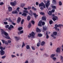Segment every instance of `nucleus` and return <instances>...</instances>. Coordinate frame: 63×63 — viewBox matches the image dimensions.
Returning a JSON list of instances; mask_svg holds the SVG:
<instances>
[{
  "label": "nucleus",
  "mask_w": 63,
  "mask_h": 63,
  "mask_svg": "<svg viewBox=\"0 0 63 63\" xmlns=\"http://www.w3.org/2000/svg\"><path fill=\"white\" fill-rule=\"evenodd\" d=\"M0 30H1V35L2 36H3V35H4L5 36H8V33H7L5 31H4V30L3 29H1Z\"/></svg>",
  "instance_id": "1"
},
{
  "label": "nucleus",
  "mask_w": 63,
  "mask_h": 63,
  "mask_svg": "<svg viewBox=\"0 0 63 63\" xmlns=\"http://www.w3.org/2000/svg\"><path fill=\"white\" fill-rule=\"evenodd\" d=\"M29 35H28V37L29 38H30V37H31L32 38H34V36L35 35V34L34 32H32L31 33L29 34Z\"/></svg>",
  "instance_id": "2"
},
{
  "label": "nucleus",
  "mask_w": 63,
  "mask_h": 63,
  "mask_svg": "<svg viewBox=\"0 0 63 63\" xmlns=\"http://www.w3.org/2000/svg\"><path fill=\"white\" fill-rule=\"evenodd\" d=\"M43 7L45 9L46 8V6H45V4L43 2H42L41 3L39 4V7Z\"/></svg>",
  "instance_id": "3"
},
{
  "label": "nucleus",
  "mask_w": 63,
  "mask_h": 63,
  "mask_svg": "<svg viewBox=\"0 0 63 63\" xmlns=\"http://www.w3.org/2000/svg\"><path fill=\"white\" fill-rule=\"evenodd\" d=\"M10 4L12 6H15L16 4V1H15L14 2H10Z\"/></svg>",
  "instance_id": "4"
},
{
  "label": "nucleus",
  "mask_w": 63,
  "mask_h": 63,
  "mask_svg": "<svg viewBox=\"0 0 63 63\" xmlns=\"http://www.w3.org/2000/svg\"><path fill=\"white\" fill-rule=\"evenodd\" d=\"M50 2V1L48 0L47 1V2L46 4H45L46 6L47 9H48V6H49L50 5V3L49 2Z\"/></svg>",
  "instance_id": "5"
},
{
  "label": "nucleus",
  "mask_w": 63,
  "mask_h": 63,
  "mask_svg": "<svg viewBox=\"0 0 63 63\" xmlns=\"http://www.w3.org/2000/svg\"><path fill=\"white\" fill-rule=\"evenodd\" d=\"M52 19H53L54 21H55L56 20H58V18L57 16H54L53 17Z\"/></svg>",
  "instance_id": "6"
},
{
  "label": "nucleus",
  "mask_w": 63,
  "mask_h": 63,
  "mask_svg": "<svg viewBox=\"0 0 63 63\" xmlns=\"http://www.w3.org/2000/svg\"><path fill=\"white\" fill-rule=\"evenodd\" d=\"M1 41H2L3 44L5 43V45H8L9 44L7 41H5V40H1Z\"/></svg>",
  "instance_id": "7"
},
{
  "label": "nucleus",
  "mask_w": 63,
  "mask_h": 63,
  "mask_svg": "<svg viewBox=\"0 0 63 63\" xmlns=\"http://www.w3.org/2000/svg\"><path fill=\"white\" fill-rule=\"evenodd\" d=\"M0 52L1 55H3L5 54V52L3 50H1L0 51Z\"/></svg>",
  "instance_id": "8"
},
{
  "label": "nucleus",
  "mask_w": 63,
  "mask_h": 63,
  "mask_svg": "<svg viewBox=\"0 0 63 63\" xmlns=\"http://www.w3.org/2000/svg\"><path fill=\"white\" fill-rule=\"evenodd\" d=\"M56 51V52H60V48L59 47L57 48Z\"/></svg>",
  "instance_id": "9"
},
{
  "label": "nucleus",
  "mask_w": 63,
  "mask_h": 63,
  "mask_svg": "<svg viewBox=\"0 0 63 63\" xmlns=\"http://www.w3.org/2000/svg\"><path fill=\"white\" fill-rule=\"evenodd\" d=\"M21 21V18L20 17H18L17 19V23H19Z\"/></svg>",
  "instance_id": "10"
},
{
  "label": "nucleus",
  "mask_w": 63,
  "mask_h": 63,
  "mask_svg": "<svg viewBox=\"0 0 63 63\" xmlns=\"http://www.w3.org/2000/svg\"><path fill=\"white\" fill-rule=\"evenodd\" d=\"M57 27H61V25H57V24L55 25V28H57Z\"/></svg>",
  "instance_id": "11"
},
{
  "label": "nucleus",
  "mask_w": 63,
  "mask_h": 63,
  "mask_svg": "<svg viewBox=\"0 0 63 63\" xmlns=\"http://www.w3.org/2000/svg\"><path fill=\"white\" fill-rule=\"evenodd\" d=\"M27 20L28 21H29L31 19V17L30 16L28 15L27 18Z\"/></svg>",
  "instance_id": "12"
},
{
  "label": "nucleus",
  "mask_w": 63,
  "mask_h": 63,
  "mask_svg": "<svg viewBox=\"0 0 63 63\" xmlns=\"http://www.w3.org/2000/svg\"><path fill=\"white\" fill-rule=\"evenodd\" d=\"M42 19L43 20H46L47 19V17L45 16H43L42 17Z\"/></svg>",
  "instance_id": "13"
},
{
  "label": "nucleus",
  "mask_w": 63,
  "mask_h": 63,
  "mask_svg": "<svg viewBox=\"0 0 63 63\" xmlns=\"http://www.w3.org/2000/svg\"><path fill=\"white\" fill-rule=\"evenodd\" d=\"M8 11L9 12H11L12 11V8L11 7H8Z\"/></svg>",
  "instance_id": "14"
},
{
  "label": "nucleus",
  "mask_w": 63,
  "mask_h": 63,
  "mask_svg": "<svg viewBox=\"0 0 63 63\" xmlns=\"http://www.w3.org/2000/svg\"><path fill=\"white\" fill-rule=\"evenodd\" d=\"M52 3L54 4V5H56V2L55 0H52Z\"/></svg>",
  "instance_id": "15"
},
{
  "label": "nucleus",
  "mask_w": 63,
  "mask_h": 63,
  "mask_svg": "<svg viewBox=\"0 0 63 63\" xmlns=\"http://www.w3.org/2000/svg\"><path fill=\"white\" fill-rule=\"evenodd\" d=\"M43 30L45 31H46L47 30V27L46 26L44 27H43Z\"/></svg>",
  "instance_id": "16"
},
{
  "label": "nucleus",
  "mask_w": 63,
  "mask_h": 63,
  "mask_svg": "<svg viewBox=\"0 0 63 63\" xmlns=\"http://www.w3.org/2000/svg\"><path fill=\"white\" fill-rule=\"evenodd\" d=\"M36 32H41V30L39 28H37L36 29Z\"/></svg>",
  "instance_id": "17"
},
{
  "label": "nucleus",
  "mask_w": 63,
  "mask_h": 63,
  "mask_svg": "<svg viewBox=\"0 0 63 63\" xmlns=\"http://www.w3.org/2000/svg\"><path fill=\"white\" fill-rule=\"evenodd\" d=\"M41 23L40 21L39 22V24H38V25L39 26H40V27H42V26L41 25Z\"/></svg>",
  "instance_id": "18"
},
{
  "label": "nucleus",
  "mask_w": 63,
  "mask_h": 63,
  "mask_svg": "<svg viewBox=\"0 0 63 63\" xmlns=\"http://www.w3.org/2000/svg\"><path fill=\"white\" fill-rule=\"evenodd\" d=\"M0 49L1 50H4L5 49V47H3L2 46H0Z\"/></svg>",
  "instance_id": "19"
},
{
  "label": "nucleus",
  "mask_w": 63,
  "mask_h": 63,
  "mask_svg": "<svg viewBox=\"0 0 63 63\" xmlns=\"http://www.w3.org/2000/svg\"><path fill=\"white\" fill-rule=\"evenodd\" d=\"M33 15L34 16V17H35V18H36L37 16H38V15L36 14V13H33Z\"/></svg>",
  "instance_id": "20"
},
{
  "label": "nucleus",
  "mask_w": 63,
  "mask_h": 63,
  "mask_svg": "<svg viewBox=\"0 0 63 63\" xmlns=\"http://www.w3.org/2000/svg\"><path fill=\"white\" fill-rule=\"evenodd\" d=\"M45 44V41H43L41 42V46H44V45Z\"/></svg>",
  "instance_id": "21"
},
{
  "label": "nucleus",
  "mask_w": 63,
  "mask_h": 63,
  "mask_svg": "<svg viewBox=\"0 0 63 63\" xmlns=\"http://www.w3.org/2000/svg\"><path fill=\"white\" fill-rule=\"evenodd\" d=\"M15 38L17 40H19V39H20V37H17L16 36H15Z\"/></svg>",
  "instance_id": "22"
},
{
  "label": "nucleus",
  "mask_w": 63,
  "mask_h": 63,
  "mask_svg": "<svg viewBox=\"0 0 63 63\" xmlns=\"http://www.w3.org/2000/svg\"><path fill=\"white\" fill-rule=\"evenodd\" d=\"M51 7L52 9H56V7L54 5H52L51 6Z\"/></svg>",
  "instance_id": "23"
},
{
  "label": "nucleus",
  "mask_w": 63,
  "mask_h": 63,
  "mask_svg": "<svg viewBox=\"0 0 63 63\" xmlns=\"http://www.w3.org/2000/svg\"><path fill=\"white\" fill-rule=\"evenodd\" d=\"M22 16H27V14L23 13L22 14Z\"/></svg>",
  "instance_id": "24"
},
{
  "label": "nucleus",
  "mask_w": 63,
  "mask_h": 63,
  "mask_svg": "<svg viewBox=\"0 0 63 63\" xmlns=\"http://www.w3.org/2000/svg\"><path fill=\"white\" fill-rule=\"evenodd\" d=\"M38 36L39 37H42L43 36V35L41 33H38Z\"/></svg>",
  "instance_id": "25"
},
{
  "label": "nucleus",
  "mask_w": 63,
  "mask_h": 63,
  "mask_svg": "<svg viewBox=\"0 0 63 63\" xmlns=\"http://www.w3.org/2000/svg\"><path fill=\"white\" fill-rule=\"evenodd\" d=\"M22 29H23L22 27H20L18 28V30H19H19H21Z\"/></svg>",
  "instance_id": "26"
},
{
  "label": "nucleus",
  "mask_w": 63,
  "mask_h": 63,
  "mask_svg": "<svg viewBox=\"0 0 63 63\" xmlns=\"http://www.w3.org/2000/svg\"><path fill=\"white\" fill-rule=\"evenodd\" d=\"M26 49H30V46L28 45H27L26 46Z\"/></svg>",
  "instance_id": "27"
},
{
  "label": "nucleus",
  "mask_w": 63,
  "mask_h": 63,
  "mask_svg": "<svg viewBox=\"0 0 63 63\" xmlns=\"http://www.w3.org/2000/svg\"><path fill=\"white\" fill-rule=\"evenodd\" d=\"M48 14L49 16H50L52 15V12L51 11H49V12L48 13Z\"/></svg>",
  "instance_id": "28"
},
{
  "label": "nucleus",
  "mask_w": 63,
  "mask_h": 63,
  "mask_svg": "<svg viewBox=\"0 0 63 63\" xmlns=\"http://www.w3.org/2000/svg\"><path fill=\"white\" fill-rule=\"evenodd\" d=\"M57 33V32H53V34L55 35V36H56Z\"/></svg>",
  "instance_id": "29"
},
{
  "label": "nucleus",
  "mask_w": 63,
  "mask_h": 63,
  "mask_svg": "<svg viewBox=\"0 0 63 63\" xmlns=\"http://www.w3.org/2000/svg\"><path fill=\"white\" fill-rule=\"evenodd\" d=\"M55 56V54H52L50 56V57L51 58H52V57H54Z\"/></svg>",
  "instance_id": "30"
},
{
  "label": "nucleus",
  "mask_w": 63,
  "mask_h": 63,
  "mask_svg": "<svg viewBox=\"0 0 63 63\" xmlns=\"http://www.w3.org/2000/svg\"><path fill=\"white\" fill-rule=\"evenodd\" d=\"M59 6H62V2H61V1H60L59 2Z\"/></svg>",
  "instance_id": "31"
},
{
  "label": "nucleus",
  "mask_w": 63,
  "mask_h": 63,
  "mask_svg": "<svg viewBox=\"0 0 63 63\" xmlns=\"http://www.w3.org/2000/svg\"><path fill=\"white\" fill-rule=\"evenodd\" d=\"M9 19H8V21L9 22H12V20L11 19V18L10 17L9 18Z\"/></svg>",
  "instance_id": "32"
},
{
  "label": "nucleus",
  "mask_w": 63,
  "mask_h": 63,
  "mask_svg": "<svg viewBox=\"0 0 63 63\" xmlns=\"http://www.w3.org/2000/svg\"><path fill=\"white\" fill-rule=\"evenodd\" d=\"M25 6V4L24 3L21 4V7H22V8H23V7L24 6Z\"/></svg>",
  "instance_id": "33"
},
{
  "label": "nucleus",
  "mask_w": 63,
  "mask_h": 63,
  "mask_svg": "<svg viewBox=\"0 0 63 63\" xmlns=\"http://www.w3.org/2000/svg\"><path fill=\"white\" fill-rule=\"evenodd\" d=\"M31 26V23H29L28 25V27L29 28H30V27Z\"/></svg>",
  "instance_id": "34"
},
{
  "label": "nucleus",
  "mask_w": 63,
  "mask_h": 63,
  "mask_svg": "<svg viewBox=\"0 0 63 63\" xmlns=\"http://www.w3.org/2000/svg\"><path fill=\"white\" fill-rule=\"evenodd\" d=\"M32 10H34V11H36V10H37V9L35 8H34V6H33L32 7Z\"/></svg>",
  "instance_id": "35"
},
{
  "label": "nucleus",
  "mask_w": 63,
  "mask_h": 63,
  "mask_svg": "<svg viewBox=\"0 0 63 63\" xmlns=\"http://www.w3.org/2000/svg\"><path fill=\"white\" fill-rule=\"evenodd\" d=\"M49 23L50 24H52V23H53V21H52V20H50L49 21Z\"/></svg>",
  "instance_id": "36"
},
{
  "label": "nucleus",
  "mask_w": 63,
  "mask_h": 63,
  "mask_svg": "<svg viewBox=\"0 0 63 63\" xmlns=\"http://www.w3.org/2000/svg\"><path fill=\"white\" fill-rule=\"evenodd\" d=\"M46 38L47 39H48V38H49V36L47 34V33H46Z\"/></svg>",
  "instance_id": "37"
},
{
  "label": "nucleus",
  "mask_w": 63,
  "mask_h": 63,
  "mask_svg": "<svg viewBox=\"0 0 63 63\" xmlns=\"http://www.w3.org/2000/svg\"><path fill=\"white\" fill-rule=\"evenodd\" d=\"M24 19H22V20L21 22V24H23V22H24Z\"/></svg>",
  "instance_id": "38"
},
{
  "label": "nucleus",
  "mask_w": 63,
  "mask_h": 63,
  "mask_svg": "<svg viewBox=\"0 0 63 63\" xmlns=\"http://www.w3.org/2000/svg\"><path fill=\"white\" fill-rule=\"evenodd\" d=\"M41 24H42V25H44L45 24V23L44 22H42V21H40Z\"/></svg>",
  "instance_id": "39"
},
{
  "label": "nucleus",
  "mask_w": 63,
  "mask_h": 63,
  "mask_svg": "<svg viewBox=\"0 0 63 63\" xmlns=\"http://www.w3.org/2000/svg\"><path fill=\"white\" fill-rule=\"evenodd\" d=\"M5 38L7 39H10V37L9 36H5Z\"/></svg>",
  "instance_id": "40"
},
{
  "label": "nucleus",
  "mask_w": 63,
  "mask_h": 63,
  "mask_svg": "<svg viewBox=\"0 0 63 63\" xmlns=\"http://www.w3.org/2000/svg\"><path fill=\"white\" fill-rule=\"evenodd\" d=\"M22 45V47H24V46H25V44H24V42H23Z\"/></svg>",
  "instance_id": "41"
},
{
  "label": "nucleus",
  "mask_w": 63,
  "mask_h": 63,
  "mask_svg": "<svg viewBox=\"0 0 63 63\" xmlns=\"http://www.w3.org/2000/svg\"><path fill=\"white\" fill-rule=\"evenodd\" d=\"M40 15H45V13L43 12H40Z\"/></svg>",
  "instance_id": "42"
},
{
  "label": "nucleus",
  "mask_w": 63,
  "mask_h": 63,
  "mask_svg": "<svg viewBox=\"0 0 63 63\" xmlns=\"http://www.w3.org/2000/svg\"><path fill=\"white\" fill-rule=\"evenodd\" d=\"M32 49L33 50H35L36 49V47H32Z\"/></svg>",
  "instance_id": "43"
},
{
  "label": "nucleus",
  "mask_w": 63,
  "mask_h": 63,
  "mask_svg": "<svg viewBox=\"0 0 63 63\" xmlns=\"http://www.w3.org/2000/svg\"><path fill=\"white\" fill-rule=\"evenodd\" d=\"M31 23L32 24L34 25V24H35V22H34V21L33 20H32L31 21Z\"/></svg>",
  "instance_id": "44"
},
{
  "label": "nucleus",
  "mask_w": 63,
  "mask_h": 63,
  "mask_svg": "<svg viewBox=\"0 0 63 63\" xmlns=\"http://www.w3.org/2000/svg\"><path fill=\"white\" fill-rule=\"evenodd\" d=\"M24 13H25L26 14H27V13H28V11L26 10H24Z\"/></svg>",
  "instance_id": "45"
},
{
  "label": "nucleus",
  "mask_w": 63,
  "mask_h": 63,
  "mask_svg": "<svg viewBox=\"0 0 63 63\" xmlns=\"http://www.w3.org/2000/svg\"><path fill=\"white\" fill-rule=\"evenodd\" d=\"M29 15H30V16H33V12H30L29 13Z\"/></svg>",
  "instance_id": "46"
},
{
  "label": "nucleus",
  "mask_w": 63,
  "mask_h": 63,
  "mask_svg": "<svg viewBox=\"0 0 63 63\" xmlns=\"http://www.w3.org/2000/svg\"><path fill=\"white\" fill-rule=\"evenodd\" d=\"M19 9H20V8L19 7L17 8L16 10L18 12H19Z\"/></svg>",
  "instance_id": "47"
},
{
  "label": "nucleus",
  "mask_w": 63,
  "mask_h": 63,
  "mask_svg": "<svg viewBox=\"0 0 63 63\" xmlns=\"http://www.w3.org/2000/svg\"><path fill=\"white\" fill-rule=\"evenodd\" d=\"M20 34L23 33V31L22 30L20 32Z\"/></svg>",
  "instance_id": "48"
},
{
  "label": "nucleus",
  "mask_w": 63,
  "mask_h": 63,
  "mask_svg": "<svg viewBox=\"0 0 63 63\" xmlns=\"http://www.w3.org/2000/svg\"><path fill=\"white\" fill-rule=\"evenodd\" d=\"M40 45V43L38 42L37 44V47H39Z\"/></svg>",
  "instance_id": "49"
},
{
  "label": "nucleus",
  "mask_w": 63,
  "mask_h": 63,
  "mask_svg": "<svg viewBox=\"0 0 63 63\" xmlns=\"http://www.w3.org/2000/svg\"><path fill=\"white\" fill-rule=\"evenodd\" d=\"M44 56H46V57L48 56V55L46 53L44 54Z\"/></svg>",
  "instance_id": "50"
},
{
  "label": "nucleus",
  "mask_w": 63,
  "mask_h": 63,
  "mask_svg": "<svg viewBox=\"0 0 63 63\" xmlns=\"http://www.w3.org/2000/svg\"><path fill=\"white\" fill-rule=\"evenodd\" d=\"M9 25H7L5 26V28H8V27H9Z\"/></svg>",
  "instance_id": "51"
},
{
  "label": "nucleus",
  "mask_w": 63,
  "mask_h": 63,
  "mask_svg": "<svg viewBox=\"0 0 63 63\" xmlns=\"http://www.w3.org/2000/svg\"><path fill=\"white\" fill-rule=\"evenodd\" d=\"M61 60L62 61H63V57L62 56H61Z\"/></svg>",
  "instance_id": "52"
},
{
  "label": "nucleus",
  "mask_w": 63,
  "mask_h": 63,
  "mask_svg": "<svg viewBox=\"0 0 63 63\" xmlns=\"http://www.w3.org/2000/svg\"><path fill=\"white\" fill-rule=\"evenodd\" d=\"M4 24H5V25H7V24H8V22H4Z\"/></svg>",
  "instance_id": "53"
},
{
  "label": "nucleus",
  "mask_w": 63,
  "mask_h": 63,
  "mask_svg": "<svg viewBox=\"0 0 63 63\" xmlns=\"http://www.w3.org/2000/svg\"><path fill=\"white\" fill-rule=\"evenodd\" d=\"M51 12L52 13H53L55 12V9H53L51 11Z\"/></svg>",
  "instance_id": "54"
},
{
  "label": "nucleus",
  "mask_w": 63,
  "mask_h": 63,
  "mask_svg": "<svg viewBox=\"0 0 63 63\" xmlns=\"http://www.w3.org/2000/svg\"><path fill=\"white\" fill-rule=\"evenodd\" d=\"M4 4V3L3 2H1L0 3V5H2Z\"/></svg>",
  "instance_id": "55"
},
{
  "label": "nucleus",
  "mask_w": 63,
  "mask_h": 63,
  "mask_svg": "<svg viewBox=\"0 0 63 63\" xmlns=\"http://www.w3.org/2000/svg\"><path fill=\"white\" fill-rule=\"evenodd\" d=\"M10 27L12 28H14V26H13L12 25H10Z\"/></svg>",
  "instance_id": "56"
},
{
  "label": "nucleus",
  "mask_w": 63,
  "mask_h": 63,
  "mask_svg": "<svg viewBox=\"0 0 63 63\" xmlns=\"http://www.w3.org/2000/svg\"><path fill=\"white\" fill-rule=\"evenodd\" d=\"M11 56L12 57V58L14 57H16V56L14 55H11Z\"/></svg>",
  "instance_id": "57"
},
{
  "label": "nucleus",
  "mask_w": 63,
  "mask_h": 63,
  "mask_svg": "<svg viewBox=\"0 0 63 63\" xmlns=\"http://www.w3.org/2000/svg\"><path fill=\"white\" fill-rule=\"evenodd\" d=\"M8 43H11L12 42L10 40H8Z\"/></svg>",
  "instance_id": "58"
},
{
  "label": "nucleus",
  "mask_w": 63,
  "mask_h": 63,
  "mask_svg": "<svg viewBox=\"0 0 63 63\" xmlns=\"http://www.w3.org/2000/svg\"><path fill=\"white\" fill-rule=\"evenodd\" d=\"M28 10H30L31 9V7H28Z\"/></svg>",
  "instance_id": "59"
},
{
  "label": "nucleus",
  "mask_w": 63,
  "mask_h": 63,
  "mask_svg": "<svg viewBox=\"0 0 63 63\" xmlns=\"http://www.w3.org/2000/svg\"><path fill=\"white\" fill-rule=\"evenodd\" d=\"M31 62H32V63H34V60H33V59H32L31 61Z\"/></svg>",
  "instance_id": "60"
},
{
  "label": "nucleus",
  "mask_w": 63,
  "mask_h": 63,
  "mask_svg": "<svg viewBox=\"0 0 63 63\" xmlns=\"http://www.w3.org/2000/svg\"><path fill=\"white\" fill-rule=\"evenodd\" d=\"M5 57H6V56H2L1 58L2 59H4V58H5Z\"/></svg>",
  "instance_id": "61"
},
{
  "label": "nucleus",
  "mask_w": 63,
  "mask_h": 63,
  "mask_svg": "<svg viewBox=\"0 0 63 63\" xmlns=\"http://www.w3.org/2000/svg\"><path fill=\"white\" fill-rule=\"evenodd\" d=\"M40 9L41 10H43L44 9V7H40Z\"/></svg>",
  "instance_id": "62"
},
{
  "label": "nucleus",
  "mask_w": 63,
  "mask_h": 63,
  "mask_svg": "<svg viewBox=\"0 0 63 63\" xmlns=\"http://www.w3.org/2000/svg\"><path fill=\"white\" fill-rule=\"evenodd\" d=\"M38 4H39V3H38V2H36V5H37V6H38Z\"/></svg>",
  "instance_id": "63"
},
{
  "label": "nucleus",
  "mask_w": 63,
  "mask_h": 63,
  "mask_svg": "<svg viewBox=\"0 0 63 63\" xmlns=\"http://www.w3.org/2000/svg\"><path fill=\"white\" fill-rule=\"evenodd\" d=\"M52 59L53 60H55L56 59V58L55 57H53L52 58Z\"/></svg>",
  "instance_id": "64"
}]
</instances>
